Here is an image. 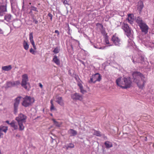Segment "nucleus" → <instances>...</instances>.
I'll list each match as a JSON object with an SVG mask.
<instances>
[{
  "label": "nucleus",
  "mask_w": 154,
  "mask_h": 154,
  "mask_svg": "<svg viewBox=\"0 0 154 154\" xmlns=\"http://www.w3.org/2000/svg\"><path fill=\"white\" fill-rule=\"evenodd\" d=\"M117 85L123 89L130 88L132 85V82L129 77H120L117 79L116 81Z\"/></svg>",
  "instance_id": "2"
},
{
  "label": "nucleus",
  "mask_w": 154,
  "mask_h": 154,
  "mask_svg": "<svg viewBox=\"0 0 154 154\" xmlns=\"http://www.w3.org/2000/svg\"><path fill=\"white\" fill-rule=\"evenodd\" d=\"M81 62L83 64H84V62H83L82 61H81Z\"/></svg>",
  "instance_id": "50"
},
{
  "label": "nucleus",
  "mask_w": 154,
  "mask_h": 154,
  "mask_svg": "<svg viewBox=\"0 0 154 154\" xmlns=\"http://www.w3.org/2000/svg\"><path fill=\"white\" fill-rule=\"evenodd\" d=\"M55 32L56 33H57L58 35H59V31L57 30H56L55 31Z\"/></svg>",
  "instance_id": "47"
},
{
  "label": "nucleus",
  "mask_w": 154,
  "mask_h": 154,
  "mask_svg": "<svg viewBox=\"0 0 154 154\" xmlns=\"http://www.w3.org/2000/svg\"><path fill=\"white\" fill-rule=\"evenodd\" d=\"M111 40L114 45L116 46H120L122 44L121 39L116 34L112 35Z\"/></svg>",
  "instance_id": "9"
},
{
  "label": "nucleus",
  "mask_w": 154,
  "mask_h": 154,
  "mask_svg": "<svg viewBox=\"0 0 154 154\" xmlns=\"http://www.w3.org/2000/svg\"><path fill=\"white\" fill-rule=\"evenodd\" d=\"M101 33L103 35H107V34L106 33V32L104 30H101Z\"/></svg>",
  "instance_id": "40"
},
{
  "label": "nucleus",
  "mask_w": 154,
  "mask_h": 154,
  "mask_svg": "<svg viewBox=\"0 0 154 154\" xmlns=\"http://www.w3.org/2000/svg\"><path fill=\"white\" fill-rule=\"evenodd\" d=\"M29 39L30 42L33 46L34 49L36 50V47L35 45V42L33 39V36L32 32H30L29 35Z\"/></svg>",
  "instance_id": "13"
},
{
  "label": "nucleus",
  "mask_w": 154,
  "mask_h": 154,
  "mask_svg": "<svg viewBox=\"0 0 154 154\" xmlns=\"http://www.w3.org/2000/svg\"><path fill=\"white\" fill-rule=\"evenodd\" d=\"M128 22L132 24L134 20V15L133 14H130L128 15V17L127 19Z\"/></svg>",
  "instance_id": "15"
},
{
  "label": "nucleus",
  "mask_w": 154,
  "mask_h": 154,
  "mask_svg": "<svg viewBox=\"0 0 154 154\" xmlns=\"http://www.w3.org/2000/svg\"><path fill=\"white\" fill-rule=\"evenodd\" d=\"M18 123L13 121L10 123V125L13 128L14 130H17L18 128Z\"/></svg>",
  "instance_id": "18"
},
{
  "label": "nucleus",
  "mask_w": 154,
  "mask_h": 154,
  "mask_svg": "<svg viewBox=\"0 0 154 154\" xmlns=\"http://www.w3.org/2000/svg\"><path fill=\"white\" fill-rule=\"evenodd\" d=\"M2 131L0 130V138L2 136L3 134V133H2Z\"/></svg>",
  "instance_id": "45"
},
{
  "label": "nucleus",
  "mask_w": 154,
  "mask_h": 154,
  "mask_svg": "<svg viewBox=\"0 0 154 154\" xmlns=\"http://www.w3.org/2000/svg\"><path fill=\"white\" fill-rule=\"evenodd\" d=\"M63 3L64 5H68L67 1L66 0H63Z\"/></svg>",
  "instance_id": "43"
},
{
  "label": "nucleus",
  "mask_w": 154,
  "mask_h": 154,
  "mask_svg": "<svg viewBox=\"0 0 154 154\" xmlns=\"http://www.w3.org/2000/svg\"><path fill=\"white\" fill-rule=\"evenodd\" d=\"M13 82L14 86H17L19 85L20 84V81L19 80L15 82Z\"/></svg>",
  "instance_id": "33"
},
{
  "label": "nucleus",
  "mask_w": 154,
  "mask_h": 154,
  "mask_svg": "<svg viewBox=\"0 0 154 154\" xmlns=\"http://www.w3.org/2000/svg\"><path fill=\"white\" fill-rule=\"evenodd\" d=\"M71 47H72V48H73L72 47V46H71Z\"/></svg>",
  "instance_id": "52"
},
{
  "label": "nucleus",
  "mask_w": 154,
  "mask_h": 154,
  "mask_svg": "<svg viewBox=\"0 0 154 154\" xmlns=\"http://www.w3.org/2000/svg\"><path fill=\"white\" fill-rule=\"evenodd\" d=\"M31 10H33L34 11H37L38 12V11L37 10V8L34 7V6H33V7H31Z\"/></svg>",
  "instance_id": "41"
},
{
  "label": "nucleus",
  "mask_w": 154,
  "mask_h": 154,
  "mask_svg": "<svg viewBox=\"0 0 154 154\" xmlns=\"http://www.w3.org/2000/svg\"><path fill=\"white\" fill-rule=\"evenodd\" d=\"M22 98L21 97H19L15 100V102L14 104V113L15 114H17V112L18 107L20 100Z\"/></svg>",
  "instance_id": "11"
},
{
  "label": "nucleus",
  "mask_w": 154,
  "mask_h": 154,
  "mask_svg": "<svg viewBox=\"0 0 154 154\" xmlns=\"http://www.w3.org/2000/svg\"><path fill=\"white\" fill-rule=\"evenodd\" d=\"M53 100H51V110H52L54 109V106L53 103Z\"/></svg>",
  "instance_id": "37"
},
{
  "label": "nucleus",
  "mask_w": 154,
  "mask_h": 154,
  "mask_svg": "<svg viewBox=\"0 0 154 154\" xmlns=\"http://www.w3.org/2000/svg\"><path fill=\"white\" fill-rule=\"evenodd\" d=\"M60 51V49L59 47H56L54 48L53 52L55 54H57Z\"/></svg>",
  "instance_id": "34"
},
{
  "label": "nucleus",
  "mask_w": 154,
  "mask_h": 154,
  "mask_svg": "<svg viewBox=\"0 0 154 154\" xmlns=\"http://www.w3.org/2000/svg\"><path fill=\"white\" fill-rule=\"evenodd\" d=\"M136 22L140 27L141 31L145 34L147 33L148 32L149 27L143 21L141 18L140 17H137L136 19Z\"/></svg>",
  "instance_id": "4"
},
{
  "label": "nucleus",
  "mask_w": 154,
  "mask_h": 154,
  "mask_svg": "<svg viewBox=\"0 0 154 154\" xmlns=\"http://www.w3.org/2000/svg\"><path fill=\"white\" fill-rule=\"evenodd\" d=\"M143 42L144 45L148 48H151L154 47V44L153 42L149 41L144 42Z\"/></svg>",
  "instance_id": "14"
},
{
  "label": "nucleus",
  "mask_w": 154,
  "mask_h": 154,
  "mask_svg": "<svg viewBox=\"0 0 154 154\" xmlns=\"http://www.w3.org/2000/svg\"><path fill=\"white\" fill-rule=\"evenodd\" d=\"M52 120L54 122L55 125L57 127H60L61 125H62V123L61 122H58L54 119H52Z\"/></svg>",
  "instance_id": "27"
},
{
  "label": "nucleus",
  "mask_w": 154,
  "mask_h": 154,
  "mask_svg": "<svg viewBox=\"0 0 154 154\" xmlns=\"http://www.w3.org/2000/svg\"><path fill=\"white\" fill-rule=\"evenodd\" d=\"M6 122L10 125V123H9V122L8 121H6Z\"/></svg>",
  "instance_id": "49"
},
{
  "label": "nucleus",
  "mask_w": 154,
  "mask_h": 154,
  "mask_svg": "<svg viewBox=\"0 0 154 154\" xmlns=\"http://www.w3.org/2000/svg\"><path fill=\"white\" fill-rule=\"evenodd\" d=\"M3 32L2 29L0 28V34H3Z\"/></svg>",
  "instance_id": "48"
},
{
  "label": "nucleus",
  "mask_w": 154,
  "mask_h": 154,
  "mask_svg": "<svg viewBox=\"0 0 154 154\" xmlns=\"http://www.w3.org/2000/svg\"><path fill=\"white\" fill-rule=\"evenodd\" d=\"M7 87H11L14 86L13 82H7Z\"/></svg>",
  "instance_id": "32"
},
{
  "label": "nucleus",
  "mask_w": 154,
  "mask_h": 154,
  "mask_svg": "<svg viewBox=\"0 0 154 154\" xmlns=\"http://www.w3.org/2000/svg\"><path fill=\"white\" fill-rule=\"evenodd\" d=\"M68 133L71 134V136H75L77 134V132L73 129H70L68 131Z\"/></svg>",
  "instance_id": "23"
},
{
  "label": "nucleus",
  "mask_w": 154,
  "mask_h": 154,
  "mask_svg": "<svg viewBox=\"0 0 154 154\" xmlns=\"http://www.w3.org/2000/svg\"><path fill=\"white\" fill-rule=\"evenodd\" d=\"M56 101L61 106H63L64 105V103L63 100L61 97H57Z\"/></svg>",
  "instance_id": "17"
},
{
  "label": "nucleus",
  "mask_w": 154,
  "mask_h": 154,
  "mask_svg": "<svg viewBox=\"0 0 154 154\" xmlns=\"http://www.w3.org/2000/svg\"><path fill=\"white\" fill-rule=\"evenodd\" d=\"M78 85L79 87L80 92L82 94H84L85 92H86V91L83 89V86L82 84L80 83H79L78 84Z\"/></svg>",
  "instance_id": "25"
},
{
  "label": "nucleus",
  "mask_w": 154,
  "mask_h": 154,
  "mask_svg": "<svg viewBox=\"0 0 154 154\" xmlns=\"http://www.w3.org/2000/svg\"><path fill=\"white\" fill-rule=\"evenodd\" d=\"M93 132L94 135H95L97 136H101L100 133V131H96L93 130Z\"/></svg>",
  "instance_id": "30"
},
{
  "label": "nucleus",
  "mask_w": 154,
  "mask_h": 154,
  "mask_svg": "<svg viewBox=\"0 0 154 154\" xmlns=\"http://www.w3.org/2000/svg\"><path fill=\"white\" fill-rule=\"evenodd\" d=\"M48 16L50 17V19L51 20H52V15L51 13H48Z\"/></svg>",
  "instance_id": "42"
},
{
  "label": "nucleus",
  "mask_w": 154,
  "mask_h": 154,
  "mask_svg": "<svg viewBox=\"0 0 154 154\" xmlns=\"http://www.w3.org/2000/svg\"><path fill=\"white\" fill-rule=\"evenodd\" d=\"M101 79V76L98 73H96L92 75L90 79V81L91 82L95 83L96 82L100 81Z\"/></svg>",
  "instance_id": "10"
},
{
  "label": "nucleus",
  "mask_w": 154,
  "mask_h": 154,
  "mask_svg": "<svg viewBox=\"0 0 154 154\" xmlns=\"http://www.w3.org/2000/svg\"><path fill=\"white\" fill-rule=\"evenodd\" d=\"M132 60L134 63H139L142 64H146L147 63L146 60V59L143 56H140L139 55H136V56L133 57Z\"/></svg>",
  "instance_id": "6"
},
{
  "label": "nucleus",
  "mask_w": 154,
  "mask_h": 154,
  "mask_svg": "<svg viewBox=\"0 0 154 154\" xmlns=\"http://www.w3.org/2000/svg\"><path fill=\"white\" fill-rule=\"evenodd\" d=\"M104 42L107 45H108V46H111V45H109V41L108 37L107 35L105 36Z\"/></svg>",
  "instance_id": "29"
},
{
  "label": "nucleus",
  "mask_w": 154,
  "mask_h": 154,
  "mask_svg": "<svg viewBox=\"0 0 154 154\" xmlns=\"http://www.w3.org/2000/svg\"><path fill=\"white\" fill-rule=\"evenodd\" d=\"M51 116H52V114H51Z\"/></svg>",
  "instance_id": "51"
},
{
  "label": "nucleus",
  "mask_w": 154,
  "mask_h": 154,
  "mask_svg": "<svg viewBox=\"0 0 154 154\" xmlns=\"http://www.w3.org/2000/svg\"><path fill=\"white\" fill-rule=\"evenodd\" d=\"M23 46L24 48L26 50H27L29 47V45L28 44V42L25 40L24 41L23 43Z\"/></svg>",
  "instance_id": "22"
},
{
  "label": "nucleus",
  "mask_w": 154,
  "mask_h": 154,
  "mask_svg": "<svg viewBox=\"0 0 154 154\" xmlns=\"http://www.w3.org/2000/svg\"><path fill=\"white\" fill-rule=\"evenodd\" d=\"M74 147V144L72 143L68 144L67 145L65 146V147L66 148V149H68L69 148H73Z\"/></svg>",
  "instance_id": "31"
},
{
  "label": "nucleus",
  "mask_w": 154,
  "mask_h": 154,
  "mask_svg": "<svg viewBox=\"0 0 154 154\" xmlns=\"http://www.w3.org/2000/svg\"><path fill=\"white\" fill-rule=\"evenodd\" d=\"M10 1L12 6L15 5L16 3V0H10Z\"/></svg>",
  "instance_id": "38"
},
{
  "label": "nucleus",
  "mask_w": 154,
  "mask_h": 154,
  "mask_svg": "<svg viewBox=\"0 0 154 154\" xmlns=\"http://www.w3.org/2000/svg\"><path fill=\"white\" fill-rule=\"evenodd\" d=\"M30 52L32 53L33 54H35V53H36V52L32 48H31L30 49Z\"/></svg>",
  "instance_id": "39"
},
{
  "label": "nucleus",
  "mask_w": 154,
  "mask_h": 154,
  "mask_svg": "<svg viewBox=\"0 0 154 154\" xmlns=\"http://www.w3.org/2000/svg\"><path fill=\"white\" fill-rule=\"evenodd\" d=\"M52 61L57 65H60V62L59 59L56 56L54 57Z\"/></svg>",
  "instance_id": "19"
},
{
  "label": "nucleus",
  "mask_w": 154,
  "mask_h": 154,
  "mask_svg": "<svg viewBox=\"0 0 154 154\" xmlns=\"http://www.w3.org/2000/svg\"><path fill=\"white\" fill-rule=\"evenodd\" d=\"M7 11L6 7L2 5L0 6V13L6 11Z\"/></svg>",
  "instance_id": "28"
},
{
  "label": "nucleus",
  "mask_w": 154,
  "mask_h": 154,
  "mask_svg": "<svg viewBox=\"0 0 154 154\" xmlns=\"http://www.w3.org/2000/svg\"><path fill=\"white\" fill-rule=\"evenodd\" d=\"M23 100L22 102V105L24 107H26L30 105L35 101L33 97L30 96H26L23 98Z\"/></svg>",
  "instance_id": "5"
},
{
  "label": "nucleus",
  "mask_w": 154,
  "mask_h": 154,
  "mask_svg": "<svg viewBox=\"0 0 154 154\" xmlns=\"http://www.w3.org/2000/svg\"><path fill=\"white\" fill-rule=\"evenodd\" d=\"M96 26L98 28H100V29H103V25L100 23H97L96 24Z\"/></svg>",
  "instance_id": "36"
},
{
  "label": "nucleus",
  "mask_w": 154,
  "mask_h": 154,
  "mask_svg": "<svg viewBox=\"0 0 154 154\" xmlns=\"http://www.w3.org/2000/svg\"><path fill=\"white\" fill-rule=\"evenodd\" d=\"M27 116L22 113H20L15 118L17 122L20 131L23 130L25 128L24 124L26 122Z\"/></svg>",
  "instance_id": "3"
},
{
  "label": "nucleus",
  "mask_w": 154,
  "mask_h": 154,
  "mask_svg": "<svg viewBox=\"0 0 154 154\" xmlns=\"http://www.w3.org/2000/svg\"><path fill=\"white\" fill-rule=\"evenodd\" d=\"M122 28L126 33V35L128 38H132V34L131 31L128 25L125 23H124L122 26Z\"/></svg>",
  "instance_id": "8"
},
{
  "label": "nucleus",
  "mask_w": 154,
  "mask_h": 154,
  "mask_svg": "<svg viewBox=\"0 0 154 154\" xmlns=\"http://www.w3.org/2000/svg\"><path fill=\"white\" fill-rule=\"evenodd\" d=\"M129 39L128 41V46L130 48L133 47L134 48V47L135 46L134 45V43L133 41L132 38L133 37H132V38H129Z\"/></svg>",
  "instance_id": "16"
},
{
  "label": "nucleus",
  "mask_w": 154,
  "mask_h": 154,
  "mask_svg": "<svg viewBox=\"0 0 154 154\" xmlns=\"http://www.w3.org/2000/svg\"><path fill=\"white\" fill-rule=\"evenodd\" d=\"M94 48L99 49H103L104 48V47H101L98 45V44H97L96 45H94Z\"/></svg>",
  "instance_id": "35"
},
{
  "label": "nucleus",
  "mask_w": 154,
  "mask_h": 154,
  "mask_svg": "<svg viewBox=\"0 0 154 154\" xmlns=\"http://www.w3.org/2000/svg\"><path fill=\"white\" fill-rule=\"evenodd\" d=\"M33 22H34L35 24H37L38 23V21L35 20V19H34L33 20Z\"/></svg>",
  "instance_id": "46"
},
{
  "label": "nucleus",
  "mask_w": 154,
  "mask_h": 154,
  "mask_svg": "<svg viewBox=\"0 0 154 154\" xmlns=\"http://www.w3.org/2000/svg\"><path fill=\"white\" fill-rule=\"evenodd\" d=\"M106 147L107 148H109L112 146V143L109 141H106L104 143Z\"/></svg>",
  "instance_id": "24"
},
{
  "label": "nucleus",
  "mask_w": 154,
  "mask_h": 154,
  "mask_svg": "<svg viewBox=\"0 0 154 154\" xmlns=\"http://www.w3.org/2000/svg\"><path fill=\"white\" fill-rule=\"evenodd\" d=\"M71 97L74 100H79L81 101L83 99L82 95H80L79 94L76 93L72 94Z\"/></svg>",
  "instance_id": "12"
},
{
  "label": "nucleus",
  "mask_w": 154,
  "mask_h": 154,
  "mask_svg": "<svg viewBox=\"0 0 154 154\" xmlns=\"http://www.w3.org/2000/svg\"><path fill=\"white\" fill-rule=\"evenodd\" d=\"M39 86L41 88H43V85L41 83H39Z\"/></svg>",
  "instance_id": "44"
},
{
  "label": "nucleus",
  "mask_w": 154,
  "mask_h": 154,
  "mask_svg": "<svg viewBox=\"0 0 154 154\" xmlns=\"http://www.w3.org/2000/svg\"><path fill=\"white\" fill-rule=\"evenodd\" d=\"M8 130V127L4 125H1L0 126V130L2 132L6 133Z\"/></svg>",
  "instance_id": "21"
},
{
  "label": "nucleus",
  "mask_w": 154,
  "mask_h": 154,
  "mask_svg": "<svg viewBox=\"0 0 154 154\" xmlns=\"http://www.w3.org/2000/svg\"><path fill=\"white\" fill-rule=\"evenodd\" d=\"M12 69L11 65H9L2 67V69L5 71H8Z\"/></svg>",
  "instance_id": "20"
},
{
  "label": "nucleus",
  "mask_w": 154,
  "mask_h": 154,
  "mask_svg": "<svg viewBox=\"0 0 154 154\" xmlns=\"http://www.w3.org/2000/svg\"><path fill=\"white\" fill-rule=\"evenodd\" d=\"M132 76L134 81L140 89H143L147 81V79L140 72L137 71L133 73Z\"/></svg>",
  "instance_id": "1"
},
{
  "label": "nucleus",
  "mask_w": 154,
  "mask_h": 154,
  "mask_svg": "<svg viewBox=\"0 0 154 154\" xmlns=\"http://www.w3.org/2000/svg\"><path fill=\"white\" fill-rule=\"evenodd\" d=\"M22 80L21 85L22 87L24 88L26 90H28V86H30V84L28 82L29 78L28 75L25 74L22 76Z\"/></svg>",
  "instance_id": "7"
},
{
  "label": "nucleus",
  "mask_w": 154,
  "mask_h": 154,
  "mask_svg": "<svg viewBox=\"0 0 154 154\" xmlns=\"http://www.w3.org/2000/svg\"><path fill=\"white\" fill-rule=\"evenodd\" d=\"M11 16L10 14H7L5 16V20L7 22H10L11 20Z\"/></svg>",
  "instance_id": "26"
}]
</instances>
